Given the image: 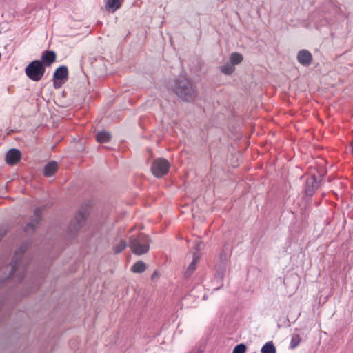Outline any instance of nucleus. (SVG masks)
I'll use <instances>...</instances> for the list:
<instances>
[{
    "mask_svg": "<svg viewBox=\"0 0 353 353\" xmlns=\"http://www.w3.org/2000/svg\"><path fill=\"white\" fill-rule=\"evenodd\" d=\"M297 60L302 65H308L312 60L311 53L306 50H301L297 54Z\"/></svg>",
    "mask_w": 353,
    "mask_h": 353,
    "instance_id": "9b49d317",
    "label": "nucleus"
},
{
    "mask_svg": "<svg viewBox=\"0 0 353 353\" xmlns=\"http://www.w3.org/2000/svg\"><path fill=\"white\" fill-rule=\"evenodd\" d=\"M46 72L45 65L41 61L34 60L30 63L25 69L26 76L34 81H40Z\"/></svg>",
    "mask_w": 353,
    "mask_h": 353,
    "instance_id": "20e7f679",
    "label": "nucleus"
},
{
    "mask_svg": "<svg viewBox=\"0 0 353 353\" xmlns=\"http://www.w3.org/2000/svg\"><path fill=\"white\" fill-rule=\"evenodd\" d=\"M21 157L20 151L12 148L10 150L6 155V161L8 165H14L19 161Z\"/></svg>",
    "mask_w": 353,
    "mask_h": 353,
    "instance_id": "0eeeda50",
    "label": "nucleus"
},
{
    "mask_svg": "<svg viewBox=\"0 0 353 353\" xmlns=\"http://www.w3.org/2000/svg\"><path fill=\"white\" fill-rule=\"evenodd\" d=\"M58 170V163L56 161H50L46 165L43 169V174L50 177L52 176Z\"/></svg>",
    "mask_w": 353,
    "mask_h": 353,
    "instance_id": "ddd939ff",
    "label": "nucleus"
},
{
    "mask_svg": "<svg viewBox=\"0 0 353 353\" xmlns=\"http://www.w3.org/2000/svg\"><path fill=\"white\" fill-rule=\"evenodd\" d=\"M195 248L196 250V252H195L194 253L192 261L189 265V266L185 273V275L187 277L190 276L192 274V273L194 272V270L196 269V263L199 261V258H200V255L199 254V243L195 244Z\"/></svg>",
    "mask_w": 353,
    "mask_h": 353,
    "instance_id": "9d476101",
    "label": "nucleus"
},
{
    "mask_svg": "<svg viewBox=\"0 0 353 353\" xmlns=\"http://www.w3.org/2000/svg\"><path fill=\"white\" fill-rule=\"evenodd\" d=\"M146 269V266L144 262L139 261L136 262L131 268V271L134 273H142Z\"/></svg>",
    "mask_w": 353,
    "mask_h": 353,
    "instance_id": "dca6fc26",
    "label": "nucleus"
},
{
    "mask_svg": "<svg viewBox=\"0 0 353 353\" xmlns=\"http://www.w3.org/2000/svg\"><path fill=\"white\" fill-rule=\"evenodd\" d=\"M243 60V56L238 52H232L230 56V63L234 65L240 63Z\"/></svg>",
    "mask_w": 353,
    "mask_h": 353,
    "instance_id": "412c9836",
    "label": "nucleus"
},
{
    "mask_svg": "<svg viewBox=\"0 0 353 353\" xmlns=\"http://www.w3.org/2000/svg\"><path fill=\"white\" fill-rule=\"evenodd\" d=\"M235 70L234 65L230 63H226L220 67V70L222 73L226 75L231 74Z\"/></svg>",
    "mask_w": 353,
    "mask_h": 353,
    "instance_id": "6ab92c4d",
    "label": "nucleus"
},
{
    "mask_svg": "<svg viewBox=\"0 0 353 353\" xmlns=\"http://www.w3.org/2000/svg\"><path fill=\"white\" fill-rule=\"evenodd\" d=\"M124 0H107L105 8L109 12H114L120 8L121 3Z\"/></svg>",
    "mask_w": 353,
    "mask_h": 353,
    "instance_id": "2eb2a0df",
    "label": "nucleus"
},
{
    "mask_svg": "<svg viewBox=\"0 0 353 353\" xmlns=\"http://www.w3.org/2000/svg\"><path fill=\"white\" fill-rule=\"evenodd\" d=\"M319 181L314 176H310L306 181L305 193L308 196H312L315 190L319 188Z\"/></svg>",
    "mask_w": 353,
    "mask_h": 353,
    "instance_id": "6e6552de",
    "label": "nucleus"
},
{
    "mask_svg": "<svg viewBox=\"0 0 353 353\" xmlns=\"http://www.w3.org/2000/svg\"><path fill=\"white\" fill-rule=\"evenodd\" d=\"M61 82H58L57 79H54V86L55 88H59L61 86Z\"/></svg>",
    "mask_w": 353,
    "mask_h": 353,
    "instance_id": "393cba45",
    "label": "nucleus"
},
{
    "mask_svg": "<svg viewBox=\"0 0 353 353\" xmlns=\"http://www.w3.org/2000/svg\"><path fill=\"white\" fill-rule=\"evenodd\" d=\"M350 146H351V152L353 154V140L351 141Z\"/></svg>",
    "mask_w": 353,
    "mask_h": 353,
    "instance_id": "a878e982",
    "label": "nucleus"
},
{
    "mask_svg": "<svg viewBox=\"0 0 353 353\" xmlns=\"http://www.w3.org/2000/svg\"><path fill=\"white\" fill-rule=\"evenodd\" d=\"M29 245L28 242H24L21 247L17 249L13 257L9 275L6 279H17L18 281H21L23 276L25 267L22 261V255L28 249Z\"/></svg>",
    "mask_w": 353,
    "mask_h": 353,
    "instance_id": "f03ea898",
    "label": "nucleus"
},
{
    "mask_svg": "<svg viewBox=\"0 0 353 353\" xmlns=\"http://www.w3.org/2000/svg\"><path fill=\"white\" fill-rule=\"evenodd\" d=\"M68 70L66 66L59 67L54 72L53 78L57 80H64L68 78Z\"/></svg>",
    "mask_w": 353,
    "mask_h": 353,
    "instance_id": "4468645a",
    "label": "nucleus"
},
{
    "mask_svg": "<svg viewBox=\"0 0 353 353\" xmlns=\"http://www.w3.org/2000/svg\"><path fill=\"white\" fill-rule=\"evenodd\" d=\"M170 163L168 160L159 158L153 161L151 170L154 176L161 177L169 170Z\"/></svg>",
    "mask_w": 353,
    "mask_h": 353,
    "instance_id": "39448f33",
    "label": "nucleus"
},
{
    "mask_svg": "<svg viewBox=\"0 0 353 353\" xmlns=\"http://www.w3.org/2000/svg\"><path fill=\"white\" fill-rule=\"evenodd\" d=\"M111 135L108 132H99L96 137L97 141L99 143H107L110 140Z\"/></svg>",
    "mask_w": 353,
    "mask_h": 353,
    "instance_id": "f3484780",
    "label": "nucleus"
},
{
    "mask_svg": "<svg viewBox=\"0 0 353 353\" xmlns=\"http://www.w3.org/2000/svg\"><path fill=\"white\" fill-rule=\"evenodd\" d=\"M245 350L246 346L244 344L241 343L234 347L232 353H245Z\"/></svg>",
    "mask_w": 353,
    "mask_h": 353,
    "instance_id": "5701e85b",
    "label": "nucleus"
},
{
    "mask_svg": "<svg viewBox=\"0 0 353 353\" xmlns=\"http://www.w3.org/2000/svg\"><path fill=\"white\" fill-rule=\"evenodd\" d=\"M42 208H38L35 210L34 214L32 217L30 221L25 227V232L28 233L30 231L33 230L35 225L39 222L41 219Z\"/></svg>",
    "mask_w": 353,
    "mask_h": 353,
    "instance_id": "423d86ee",
    "label": "nucleus"
},
{
    "mask_svg": "<svg viewBox=\"0 0 353 353\" xmlns=\"http://www.w3.org/2000/svg\"><path fill=\"white\" fill-rule=\"evenodd\" d=\"M301 342V338L298 334L293 335L291 339L290 347L291 349H294Z\"/></svg>",
    "mask_w": 353,
    "mask_h": 353,
    "instance_id": "4be33fe9",
    "label": "nucleus"
},
{
    "mask_svg": "<svg viewBox=\"0 0 353 353\" xmlns=\"http://www.w3.org/2000/svg\"><path fill=\"white\" fill-rule=\"evenodd\" d=\"M173 91L182 100L193 101L197 95L195 84L185 76H179L175 81Z\"/></svg>",
    "mask_w": 353,
    "mask_h": 353,
    "instance_id": "f257e3e1",
    "label": "nucleus"
},
{
    "mask_svg": "<svg viewBox=\"0 0 353 353\" xmlns=\"http://www.w3.org/2000/svg\"><path fill=\"white\" fill-rule=\"evenodd\" d=\"M127 247V243L123 239L118 240V242L113 245V250L115 254L121 252Z\"/></svg>",
    "mask_w": 353,
    "mask_h": 353,
    "instance_id": "a211bd4d",
    "label": "nucleus"
},
{
    "mask_svg": "<svg viewBox=\"0 0 353 353\" xmlns=\"http://www.w3.org/2000/svg\"><path fill=\"white\" fill-rule=\"evenodd\" d=\"M261 353H276V347L272 341H268L261 348Z\"/></svg>",
    "mask_w": 353,
    "mask_h": 353,
    "instance_id": "aec40b11",
    "label": "nucleus"
},
{
    "mask_svg": "<svg viewBox=\"0 0 353 353\" xmlns=\"http://www.w3.org/2000/svg\"><path fill=\"white\" fill-rule=\"evenodd\" d=\"M159 277V272L157 271H154L153 272V274H152V276H151L152 280H154V279H157Z\"/></svg>",
    "mask_w": 353,
    "mask_h": 353,
    "instance_id": "b1692460",
    "label": "nucleus"
},
{
    "mask_svg": "<svg viewBox=\"0 0 353 353\" xmlns=\"http://www.w3.org/2000/svg\"><path fill=\"white\" fill-rule=\"evenodd\" d=\"M56 53L52 50H48L43 52L41 56V61L47 66L50 65L56 60Z\"/></svg>",
    "mask_w": 353,
    "mask_h": 353,
    "instance_id": "f8f14e48",
    "label": "nucleus"
},
{
    "mask_svg": "<svg viewBox=\"0 0 353 353\" xmlns=\"http://www.w3.org/2000/svg\"><path fill=\"white\" fill-rule=\"evenodd\" d=\"M85 213L83 212H79L70 223V230L72 232L78 230L81 227L83 223L85 220Z\"/></svg>",
    "mask_w": 353,
    "mask_h": 353,
    "instance_id": "1a4fd4ad",
    "label": "nucleus"
},
{
    "mask_svg": "<svg viewBox=\"0 0 353 353\" xmlns=\"http://www.w3.org/2000/svg\"><path fill=\"white\" fill-rule=\"evenodd\" d=\"M150 243V240L148 235L140 234L130 238L129 246L134 254L142 255L149 251Z\"/></svg>",
    "mask_w": 353,
    "mask_h": 353,
    "instance_id": "7ed1b4c3",
    "label": "nucleus"
}]
</instances>
